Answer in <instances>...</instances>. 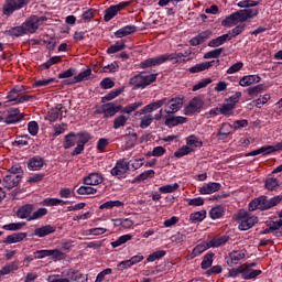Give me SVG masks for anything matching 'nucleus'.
Here are the masks:
<instances>
[{
	"label": "nucleus",
	"instance_id": "58836bf2",
	"mask_svg": "<svg viewBox=\"0 0 282 282\" xmlns=\"http://www.w3.org/2000/svg\"><path fill=\"white\" fill-rule=\"evenodd\" d=\"M124 206V203L120 200H108L99 206V210H112V208H120Z\"/></svg>",
	"mask_w": 282,
	"mask_h": 282
},
{
	"label": "nucleus",
	"instance_id": "c03bdc74",
	"mask_svg": "<svg viewBox=\"0 0 282 282\" xmlns=\"http://www.w3.org/2000/svg\"><path fill=\"white\" fill-rule=\"evenodd\" d=\"M144 105V102L142 101H135L133 104H129L128 106H126L123 109L121 108V113H133V111H137V109H140V107H142Z\"/></svg>",
	"mask_w": 282,
	"mask_h": 282
},
{
	"label": "nucleus",
	"instance_id": "8fccbe9b",
	"mask_svg": "<svg viewBox=\"0 0 282 282\" xmlns=\"http://www.w3.org/2000/svg\"><path fill=\"white\" fill-rule=\"evenodd\" d=\"M177 188H180V184H177V183L170 184V185H163V186L159 187V193H163L164 195H166L169 193H175V191H177Z\"/></svg>",
	"mask_w": 282,
	"mask_h": 282
},
{
	"label": "nucleus",
	"instance_id": "680f3d73",
	"mask_svg": "<svg viewBox=\"0 0 282 282\" xmlns=\"http://www.w3.org/2000/svg\"><path fill=\"white\" fill-rule=\"evenodd\" d=\"M259 1L254 0H242L237 3L238 8H257L259 6Z\"/></svg>",
	"mask_w": 282,
	"mask_h": 282
},
{
	"label": "nucleus",
	"instance_id": "a19ab883",
	"mask_svg": "<svg viewBox=\"0 0 282 282\" xmlns=\"http://www.w3.org/2000/svg\"><path fill=\"white\" fill-rule=\"evenodd\" d=\"M186 144L189 147V149H197L199 147H204V142L199 140L196 135H189L186 138Z\"/></svg>",
	"mask_w": 282,
	"mask_h": 282
},
{
	"label": "nucleus",
	"instance_id": "69168bd1",
	"mask_svg": "<svg viewBox=\"0 0 282 282\" xmlns=\"http://www.w3.org/2000/svg\"><path fill=\"white\" fill-rule=\"evenodd\" d=\"M42 204L43 206H59V204H65V202L59 198H45Z\"/></svg>",
	"mask_w": 282,
	"mask_h": 282
},
{
	"label": "nucleus",
	"instance_id": "c85d7f7f",
	"mask_svg": "<svg viewBox=\"0 0 282 282\" xmlns=\"http://www.w3.org/2000/svg\"><path fill=\"white\" fill-rule=\"evenodd\" d=\"M43 164H45L43 158L33 156L32 159L29 160L28 169L30 171H41V169H43Z\"/></svg>",
	"mask_w": 282,
	"mask_h": 282
},
{
	"label": "nucleus",
	"instance_id": "09e8293b",
	"mask_svg": "<svg viewBox=\"0 0 282 282\" xmlns=\"http://www.w3.org/2000/svg\"><path fill=\"white\" fill-rule=\"evenodd\" d=\"M213 257H215V253H207L204 256L203 261L200 263L202 270H208L213 265Z\"/></svg>",
	"mask_w": 282,
	"mask_h": 282
},
{
	"label": "nucleus",
	"instance_id": "473e14b6",
	"mask_svg": "<svg viewBox=\"0 0 282 282\" xmlns=\"http://www.w3.org/2000/svg\"><path fill=\"white\" fill-rule=\"evenodd\" d=\"M226 215V207L224 205H217L209 210L210 219H221Z\"/></svg>",
	"mask_w": 282,
	"mask_h": 282
},
{
	"label": "nucleus",
	"instance_id": "ddd939ff",
	"mask_svg": "<svg viewBox=\"0 0 282 282\" xmlns=\"http://www.w3.org/2000/svg\"><path fill=\"white\" fill-rule=\"evenodd\" d=\"M101 111L104 113V118H113V116H116L119 111H122V106L108 102L101 106Z\"/></svg>",
	"mask_w": 282,
	"mask_h": 282
},
{
	"label": "nucleus",
	"instance_id": "f704fd0d",
	"mask_svg": "<svg viewBox=\"0 0 282 282\" xmlns=\"http://www.w3.org/2000/svg\"><path fill=\"white\" fill-rule=\"evenodd\" d=\"M228 236H218L209 240L207 243L209 248H220V246H226L228 243Z\"/></svg>",
	"mask_w": 282,
	"mask_h": 282
},
{
	"label": "nucleus",
	"instance_id": "a18cd8bd",
	"mask_svg": "<svg viewBox=\"0 0 282 282\" xmlns=\"http://www.w3.org/2000/svg\"><path fill=\"white\" fill-rule=\"evenodd\" d=\"M89 76H91V69H86L75 76L73 82L68 83V85H74V83H83V80H87Z\"/></svg>",
	"mask_w": 282,
	"mask_h": 282
},
{
	"label": "nucleus",
	"instance_id": "864d4df0",
	"mask_svg": "<svg viewBox=\"0 0 282 282\" xmlns=\"http://www.w3.org/2000/svg\"><path fill=\"white\" fill-rule=\"evenodd\" d=\"M166 153V149L164 147H155L151 152H148L149 158H162Z\"/></svg>",
	"mask_w": 282,
	"mask_h": 282
},
{
	"label": "nucleus",
	"instance_id": "bf43d9fd",
	"mask_svg": "<svg viewBox=\"0 0 282 282\" xmlns=\"http://www.w3.org/2000/svg\"><path fill=\"white\" fill-rule=\"evenodd\" d=\"M189 153H193V148L188 147V145H184L182 148H180L175 153L174 156L175 158H184V155H188Z\"/></svg>",
	"mask_w": 282,
	"mask_h": 282
},
{
	"label": "nucleus",
	"instance_id": "052dcab7",
	"mask_svg": "<svg viewBox=\"0 0 282 282\" xmlns=\"http://www.w3.org/2000/svg\"><path fill=\"white\" fill-rule=\"evenodd\" d=\"M124 47V42H117L116 44L108 47L107 54H116L117 52H122Z\"/></svg>",
	"mask_w": 282,
	"mask_h": 282
},
{
	"label": "nucleus",
	"instance_id": "c9c22d12",
	"mask_svg": "<svg viewBox=\"0 0 282 282\" xmlns=\"http://www.w3.org/2000/svg\"><path fill=\"white\" fill-rule=\"evenodd\" d=\"M28 237V234L25 232H18L7 236V238L3 240V243H19L23 241Z\"/></svg>",
	"mask_w": 282,
	"mask_h": 282
},
{
	"label": "nucleus",
	"instance_id": "0e129e2a",
	"mask_svg": "<svg viewBox=\"0 0 282 282\" xmlns=\"http://www.w3.org/2000/svg\"><path fill=\"white\" fill-rule=\"evenodd\" d=\"M152 122H153V115H145L141 118L140 127L141 129H147L148 127H151Z\"/></svg>",
	"mask_w": 282,
	"mask_h": 282
},
{
	"label": "nucleus",
	"instance_id": "3c124183",
	"mask_svg": "<svg viewBox=\"0 0 282 282\" xmlns=\"http://www.w3.org/2000/svg\"><path fill=\"white\" fill-rule=\"evenodd\" d=\"M48 257H51L53 261H63V259H65V253L58 249H50Z\"/></svg>",
	"mask_w": 282,
	"mask_h": 282
},
{
	"label": "nucleus",
	"instance_id": "6e6552de",
	"mask_svg": "<svg viewBox=\"0 0 282 282\" xmlns=\"http://www.w3.org/2000/svg\"><path fill=\"white\" fill-rule=\"evenodd\" d=\"M113 177H118V180H122L126 177L127 173H129V162L121 159L117 161L116 165L110 171Z\"/></svg>",
	"mask_w": 282,
	"mask_h": 282
},
{
	"label": "nucleus",
	"instance_id": "412c9836",
	"mask_svg": "<svg viewBox=\"0 0 282 282\" xmlns=\"http://www.w3.org/2000/svg\"><path fill=\"white\" fill-rule=\"evenodd\" d=\"M241 259H246V252L243 250H236L229 253V257L227 259V265L232 268L234 265H237L241 261Z\"/></svg>",
	"mask_w": 282,
	"mask_h": 282
},
{
	"label": "nucleus",
	"instance_id": "37998d69",
	"mask_svg": "<svg viewBox=\"0 0 282 282\" xmlns=\"http://www.w3.org/2000/svg\"><path fill=\"white\" fill-rule=\"evenodd\" d=\"M64 279H68V281H80L83 279V274L74 269H69L64 272Z\"/></svg>",
	"mask_w": 282,
	"mask_h": 282
},
{
	"label": "nucleus",
	"instance_id": "7ed1b4c3",
	"mask_svg": "<svg viewBox=\"0 0 282 282\" xmlns=\"http://www.w3.org/2000/svg\"><path fill=\"white\" fill-rule=\"evenodd\" d=\"M236 221H240L239 230H250V228H253L259 223V218L246 210H239L236 215Z\"/></svg>",
	"mask_w": 282,
	"mask_h": 282
},
{
	"label": "nucleus",
	"instance_id": "f3484780",
	"mask_svg": "<svg viewBox=\"0 0 282 282\" xmlns=\"http://www.w3.org/2000/svg\"><path fill=\"white\" fill-rule=\"evenodd\" d=\"M21 183V176L17 173H9L3 178L4 188H14L18 184Z\"/></svg>",
	"mask_w": 282,
	"mask_h": 282
},
{
	"label": "nucleus",
	"instance_id": "393cba45",
	"mask_svg": "<svg viewBox=\"0 0 282 282\" xmlns=\"http://www.w3.org/2000/svg\"><path fill=\"white\" fill-rule=\"evenodd\" d=\"M128 133L123 137L126 141V149H133L138 142V134L133 131V128L127 129Z\"/></svg>",
	"mask_w": 282,
	"mask_h": 282
},
{
	"label": "nucleus",
	"instance_id": "5fc2aeb1",
	"mask_svg": "<svg viewBox=\"0 0 282 282\" xmlns=\"http://www.w3.org/2000/svg\"><path fill=\"white\" fill-rule=\"evenodd\" d=\"M128 120H129V118H127V116H124V115L116 117L113 120V129H120V128L124 127L127 124Z\"/></svg>",
	"mask_w": 282,
	"mask_h": 282
},
{
	"label": "nucleus",
	"instance_id": "f03ea898",
	"mask_svg": "<svg viewBox=\"0 0 282 282\" xmlns=\"http://www.w3.org/2000/svg\"><path fill=\"white\" fill-rule=\"evenodd\" d=\"M34 98L33 96H21V88L15 87L11 89L7 95V101L0 102L1 107H10V105H22V102H28Z\"/></svg>",
	"mask_w": 282,
	"mask_h": 282
},
{
	"label": "nucleus",
	"instance_id": "6ab92c4d",
	"mask_svg": "<svg viewBox=\"0 0 282 282\" xmlns=\"http://www.w3.org/2000/svg\"><path fill=\"white\" fill-rule=\"evenodd\" d=\"M221 191V183H207L199 187L198 192L200 195H213V193H217Z\"/></svg>",
	"mask_w": 282,
	"mask_h": 282
},
{
	"label": "nucleus",
	"instance_id": "c756f323",
	"mask_svg": "<svg viewBox=\"0 0 282 282\" xmlns=\"http://www.w3.org/2000/svg\"><path fill=\"white\" fill-rule=\"evenodd\" d=\"M34 210V205L28 204L22 206L18 213L17 216L19 219H30L32 217V212Z\"/></svg>",
	"mask_w": 282,
	"mask_h": 282
},
{
	"label": "nucleus",
	"instance_id": "a878e982",
	"mask_svg": "<svg viewBox=\"0 0 282 282\" xmlns=\"http://www.w3.org/2000/svg\"><path fill=\"white\" fill-rule=\"evenodd\" d=\"M232 124L225 122L220 126V129L218 130V133L216 135V138L218 140H227L228 135H230V133H232Z\"/></svg>",
	"mask_w": 282,
	"mask_h": 282
},
{
	"label": "nucleus",
	"instance_id": "2f4dec72",
	"mask_svg": "<svg viewBox=\"0 0 282 282\" xmlns=\"http://www.w3.org/2000/svg\"><path fill=\"white\" fill-rule=\"evenodd\" d=\"M138 30L135 25H126L115 32L116 39H123V36H129V34H133Z\"/></svg>",
	"mask_w": 282,
	"mask_h": 282
},
{
	"label": "nucleus",
	"instance_id": "cd10ccee",
	"mask_svg": "<svg viewBox=\"0 0 282 282\" xmlns=\"http://www.w3.org/2000/svg\"><path fill=\"white\" fill-rule=\"evenodd\" d=\"M227 41H232V36L230 34H223L216 39H213L208 42V47H220V45H224Z\"/></svg>",
	"mask_w": 282,
	"mask_h": 282
},
{
	"label": "nucleus",
	"instance_id": "4c0bfd02",
	"mask_svg": "<svg viewBox=\"0 0 282 282\" xmlns=\"http://www.w3.org/2000/svg\"><path fill=\"white\" fill-rule=\"evenodd\" d=\"M237 23H241L239 13L237 11L235 13H231L223 21V25L227 28H232V25H237Z\"/></svg>",
	"mask_w": 282,
	"mask_h": 282
},
{
	"label": "nucleus",
	"instance_id": "4d7b16f0",
	"mask_svg": "<svg viewBox=\"0 0 282 282\" xmlns=\"http://www.w3.org/2000/svg\"><path fill=\"white\" fill-rule=\"evenodd\" d=\"M210 83H213V79L210 77L204 78L193 86V91H199V89H204V87H208Z\"/></svg>",
	"mask_w": 282,
	"mask_h": 282
},
{
	"label": "nucleus",
	"instance_id": "f8f14e48",
	"mask_svg": "<svg viewBox=\"0 0 282 282\" xmlns=\"http://www.w3.org/2000/svg\"><path fill=\"white\" fill-rule=\"evenodd\" d=\"M67 116V108H65L62 104H57L54 108L48 111V120L50 122H56V120H61Z\"/></svg>",
	"mask_w": 282,
	"mask_h": 282
},
{
	"label": "nucleus",
	"instance_id": "a211bd4d",
	"mask_svg": "<svg viewBox=\"0 0 282 282\" xmlns=\"http://www.w3.org/2000/svg\"><path fill=\"white\" fill-rule=\"evenodd\" d=\"M219 66V61H212V62H203L196 64L195 66L189 68L191 74H199V72H206V69H210V67Z\"/></svg>",
	"mask_w": 282,
	"mask_h": 282
},
{
	"label": "nucleus",
	"instance_id": "338daca9",
	"mask_svg": "<svg viewBox=\"0 0 282 282\" xmlns=\"http://www.w3.org/2000/svg\"><path fill=\"white\" fill-rule=\"evenodd\" d=\"M105 232H107V228L96 227V228L88 229L86 231V235H93L94 237H100V235H105Z\"/></svg>",
	"mask_w": 282,
	"mask_h": 282
},
{
	"label": "nucleus",
	"instance_id": "dca6fc26",
	"mask_svg": "<svg viewBox=\"0 0 282 282\" xmlns=\"http://www.w3.org/2000/svg\"><path fill=\"white\" fill-rule=\"evenodd\" d=\"M268 197L265 196H260L252 202L249 203V210L254 212V210H268Z\"/></svg>",
	"mask_w": 282,
	"mask_h": 282
},
{
	"label": "nucleus",
	"instance_id": "de8ad7c7",
	"mask_svg": "<svg viewBox=\"0 0 282 282\" xmlns=\"http://www.w3.org/2000/svg\"><path fill=\"white\" fill-rule=\"evenodd\" d=\"M45 215H47V208H39L37 210H35L29 218L28 221H34L36 219H42V217H45Z\"/></svg>",
	"mask_w": 282,
	"mask_h": 282
},
{
	"label": "nucleus",
	"instance_id": "ea45409f",
	"mask_svg": "<svg viewBox=\"0 0 282 282\" xmlns=\"http://www.w3.org/2000/svg\"><path fill=\"white\" fill-rule=\"evenodd\" d=\"M210 247L208 245V242H202L199 245H197L192 253L189 254V259H195V257H199V254H202L203 252H206V250H208Z\"/></svg>",
	"mask_w": 282,
	"mask_h": 282
},
{
	"label": "nucleus",
	"instance_id": "13d9d810",
	"mask_svg": "<svg viewBox=\"0 0 282 282\" xmlns=\"http://www.w3.org/2000/svg\"><path fill=\"white\" fill-rule=\"evenodd\" d=\"M76 144V134L69 133L65 137L64 149H72Z\"/></svg>",
	"mask_w": 282,
	"mask_h": 282
},
{
	"label": "nucleus",
	"instance_id": "72a5a7b5",
	"mask_svg": "<svg viewBox=\"0 0 282 282\" xmlns=\"http://www.w3.org/2000/svg\"><path fill=\"white\" fill-rule=\"evenodd\" d=\"M261 274V270H254L250 267L242 265V279L250 280L257 279Z\"/></svg>",
	"mask_w": 282,
	"mask_h": 282
},
{
	"label": "nucleus",
	"instance_id": "603ef678",
	"mask_svg": "<svg viewBox=\"0 0 282 282\" xmlns=\"http://www.w3.org/2000/svg\"><path fill=\"white\" fill-rule=\"evenodd\" d=\"M7 34H9V36H23V34H25V29L23 28V24L20 26H14L9 29Z\"/></svg>",
	"mask_w": 282,
	"mask_h": 282
},
{
	"label": "nucleus",
	"instance_id": "9d476101",
	"mask_svg": "<svg viewBox=\"0 0 282 282\" xmlns=\"http://www.w3.org/2000/svg\"><path fill=\"white\" fill-rule=\"evenodd\" d=\"M182 107H184V99L180 97H175L170 100L166 99L165 113H167V116H173V113H177Z\"/></svg>",
	"mask_w": 282,
	"mask_h": 282
},
{
	"label": "nucleus",
	"instance_id": "20e7f679",
	"mask_svg": "<svg viewBox=\"0 0 282 282\" xmlns=\"http://www.w3.org/2000/svg\"><path fill=\"white\" fill-rule=\"evenodd\" d=\"M155 80H158L156 74L141 73L130 79V85H133L137 89H144V87H148L151 83H155Z\"/></svg>",
	"mask_w": 282,
	"mask_h": 282
},
{
	"label": "nucleus",
	"instance_id": "2eb2a0df",
	"mask_svg": "<svg viewBox=\"0 0 282 282\" xmlns=\"http://www.w3.org/2000/svg\"><path fill=\"white\" fill-rule=\"evenodd\" d=\"M202 107H204V100L199 97L193 98L185 107V116H193V113H197Z\"/></svg>",
	"mask_w": 282,
	"mask_h": 282
},
{
	"label": "nucleus",
	"instance_id": "7c9ffc66",
	"mask_svg": "<svg viewBox=\"0 0 282 282\" xmlns=\"http://www.w3.org/2000/svg\"><path fill=\"white\" fill-rule=\"evenodd\" d=\"M185 117H166L165 118V127H169L170 129H173V127H177L178 124L186 123Z\"/></svg>",
	"mask_w": 282,
	"mask_h": 282
},
{
	"label": "nucleus",
	"instance_id": "bb28decb",
	"mask_svg": "<svg viewBox=\"0 0 282 282\" xmlns=\"http://www.w3.org/2000/svg\"><path fill=\"white\" fill-rule=\"evenodd\" d=\"M257 83H261V77L258 75H246L239 80L240 87H250V85H254Z\"/></svg>",
	"mask_w": 282,
	"mask_h": 282
},
{
	"label": "nucleus",
	"instance_id": "9b49d317",
	"mask_svg": "<svg viewBox=\"0 0 282 282\" xmlns=\"http://www.w3.org/2000/svg\"><path fill=\"white\" fill-rule=\"evenodd\" d=\"M43 21V18H39L36 15L30 17L22 26L24 28L25 34H34L36 30H39V25Z\"/></svg>",
	"mask_w": 282,
	"mask_h": 282
},
{
	"label": "nucleus",
	"instance_id": "5701e85b",
	"mask_svg": "<svg viewBox=\"0 0 282 282\" xmlns=\"http://www.w3.org/2000/svg\"><path fill=\"white\" fill-rule=\"evenodd\" d=\"M53 232H56V227L52 225H45L39 228H35L33 235L31 237H47V235H53Z\"/></svg>",
	"mask_w": 282,
	"mask_h": 282
},
{
	"label": "nucleus",
	"instance_id": "79ce46f5",
	"mask_svg": "<svg viewBox=\"0 0 282 282\" xmlns=\"http://www.w3.org/2000/svg\"><path fill=\"white\" fill-rule=\"evenodd\" d=\"M131 239H133V235L127 234L119 237L116 241H112L110 246H112V248H120V246H124V243L131 241Z\"/></svg>",
	"mask_w": 282,
	"mask_h": 282
},
{
	"label": "nucleus",
	"instance_id": "e433bc0d",
	"mask_svg": "<svg viewBox=\"0 0 282 282\" xmlns=\"http://www.w3.org/2000/svg\"><path fill=\"white\" fill-rule=\"evenodd\" d=\"M15 270H19V261L9 262L0 269V275L6 276L10 272H15Z\"/></svg>",
	"mask_w": 282,
	"mask_h": 282
},
{
	"label": "nucleus",
	"instance_id": "f257e3e1",
	"mask_svg": "<svg viewBox=\"0 0 282 282\" xmlns=\"http://www.w3.org/2000/svg\"><path fill=\"white\" fill-rule=\"evenodd\" d=\"M191 54V51H185L184 53H167L155 57L148 58L141 62L140 67L147 69L148 67H155L158 65H164L167 61L171 63H180L182 58H186Z\"/></svg>",
	"mask_w": 282,
	"mask_h": 282
},
{
	"label": "nucleus",
	"instance_id": "39448f33",
	"mask_svg": "<svg viewBox=\"0 0 282 282\" xmlns=\"http://www.w3.org/2000/svg\"><path fill=\"white\" fill-rule=\"evenodd\" d=\"M239 98H241V93L237 91L234 96L227 99L226 104H221L219 106V113L221 116H226L230 118V116L235 115V109L237 107V102H239Z\"/></svg>",
	"mask_w": 282,
	"mask_h": 282
},
{
	"label": "nucleus",
	"instance_id": "423d86ee",
	"mask_svg": "<svg viewBox=\"0 0 282 282\" xmlns=\"http://www.w3.org/2000/svg\"><path fill=\"white\" fill-rule=\"evenodd\" d=\"M30 3V0H6L3 4V14L10 17L17 12V10H21V8H25Z\"/></svg>",
	"mask_w": 282,
	"mask_h": 282
},
{
	"label": "nucleus",
	"instance_id": "4468645a",
	"mask_svg": "<svg viewBox=\"0 0 282 282\" xmlns=\"http://www.w3.org/2000/svg\"><path fill=\"white\" fill-rule=\"evenodd\" d=\"M164 105H166V98L147 105L140 111L135 112V116H142V113H153V111H158V109L164 107Z\"/></svg>",
	"mask_w": 282,
	"mask_h": 282
},
{
	"label": "nucleus",
	"instance_id": "49530a36",
	"mask_svg": "<svg viewBox=\"0 0 282 282\" xmlns=\"http://www.w3.org/2000/svg\"><path fill=\"white\" fill-rule=\"evenodd\" d=\"M204 219H206V210L195 212L189 215V220L192 224L204 221Z\"/></svg>",
	"mask_w": 282,
	"mask_h": 282
},
{
	"label": "nucleus",
	"instance_id": "6e6d98bb",
	"mask_svg": "<svg viewBox=\"0 0 282 282\" xmlns=\"http://www.w3.org/2000/svg\"><path fill=\"white\" fill-rule=\"evenodd\" d=\"M78 195H96L98 193V189L91 187V186H80L77 189Z\"/></svg>",
	"mask_w": 282,
	"mask_h": 282
},
{
	"label": "nucleus",
	"instance_id": "4be33fe9",
	"mask_svg": "<svg viewBox=\"0 0 282 282\" xmlns=\"http://www.w3.org/2000/svg\"><path fill=\"white\" fill-rule=\"evenodd\" d=\"M20 120H23V113H21L19 109L12 108L8 111V116L4 119V122L7 124H14L17 122H20Z\"/></svg>",
	"mask_w": 282,
	"mask_h": 282
},
{
	"label": "nucleus",
	"instance_id": "b1692460",
	"mask_svg": "<svg viewBox=\"0 0 282 282\" xmlns=\"http://www.w3.org/2000/svg\"><path fill=\"white\" fill-rule=\"evenodd\" d=\"M240 19V23H245L248 19H253L259 14V9H242L237 11Z\"/></svg>",
	"mask_w": 282,
	"mask_h": 282
},
{
	"label": "nucleus",
	"instance_id": "aec40b11",
	"mask_svg": "<svg viewBox=\"0 0 282 282\" xmlns=\"http://www.w3.org/2000/svg\"><path fill=\"white\" fill-rule=\"evenodd\" d=\"M102 174L98 172L90 173L84 177V184H86V186H98L99 184H102Z\"/></svg>",
	"mask_w": 282,
	"mask_h": 282
},
{
	"label": "nucleus",
	"instance_id": "e2e57ef3",
	"mask_svg": "<svg viewBox=\"0 0 282 282\" xmlns=\"http://www.w3.org/2000/svg\"><path fill=\"white\" fill-rule=\"evenodd\" d=\"M223 52H224V47L209 51L204 54V58H219Z\"/></svg>",
	"mask_w": 282,
	"mask_h": 282
},
{
	"label": "nucleus",
	"instance_id": "0eeeda50",
	"mask_svg": "<svg viewBox=\"0 0 282 282\" xmlns=\"http://www.w3.org/2000/svg\"><path fill=\"white\" fill-rule=\"evenodd\" d=\"M276 151H282V141L274 145H264L258 150H253L246 154L247 158H254L256 155H270V153H276Z\"/></svg>",
	"mask_w": 282,
	"mask_h": 282
},
{
	"label": "nucleus",
	"instance_id": "1a4fd4ad",
	"mask_svg": "<svg viewBox=\"0 0 282 282\" xmlns=\"http://www.w3.org/2000/svg\"><path fill=\"white\" fill-rule=\"evenodd\" d=\"M130 1L120 2L119 4L110 6L108 9L105 10L104 14V21L109 22L113 17H117V14L124 10V8H128L130 6Z\"/></svg>",
	"mask_w": 282,
	"mask_h": 282
},
{
	"label": "nucleus",
	"instance_id": "774afa93",
	"mask_svg": "<svg viewBox=\"0 0 282 282\" xmlns=\"http://www.w3.org/2000/svg\"><path fill=\"white\" fill-rule=\"evenodd\" d=\"M278 186H279V180L274 177L267 178L265 188L268 191H274V188H278Z\"/></svg>",
	"mask_w": 282,
	"mask_h": 282
}]
</instances>
